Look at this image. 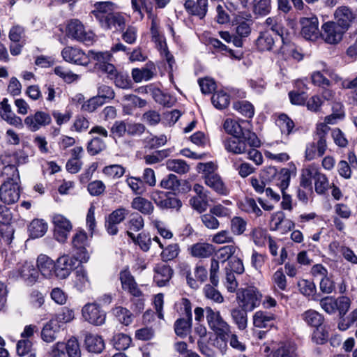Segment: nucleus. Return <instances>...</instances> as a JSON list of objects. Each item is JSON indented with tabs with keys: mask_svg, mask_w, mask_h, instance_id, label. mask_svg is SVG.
Returning <instances> with one entry per match:
<instances>
[{
	"mask_svg": "<svg viewBox=\"0 0 357 357\" xmlns=\"http://www.w3.org/2000/svg\"><path fill=\"white\" fill-rule=\"evenodd\" d=\"M208 0H185L184 8L190 15L196 16L202 20L205 17L208 6Z\"/></svg>",
	"mask_w": 357,
	"mask_h": 357,
	"instance_id": "b1692460",
	"label": "nucleus"
},
{
	"mask_svg": "<svg viewBox=\"0 0 357 357\" xmlns=\"http://www.w3.org/2000/svg\"><path fill=\"white\" fill-rule=\"evenodd\" d=\"M75 287L79 291H84L91 286L87 271L82 266L77 269Z\"/></svg>",
	"mask_w": 357,
	"mask_h": 357,
	"instance_id": "a18cd8bd",
	"label": "nucleus"
},
{
	"mask_svg": "<svg viewBox=\"0 0 357 357\" xmlns=\"http://www.w3.org/2000/svg\"><path fill=\"white\" fill-rule=\"evenodd\" d=\"M85 345L89 352L100 354L105 348V342L101 336L89 333L85 337Z\"/></svg>",
	"mask_w": 357,
	"mask_h": 357,
	"instance_id": "f704fd0d",
	"label": "nucleus"
},
{
	"mask_svg": "<svg viewBox=\"0 0 357 357\" xmlns=\"http://www.w3.org/2000/svg\"><path fill=\"white\" fill-rule=\"evenodd\" d=\"M276 123L279 126L281 132L287 135H290L294 128V121L285 114H281L278 116Z\"/></svg>",
	"mask_w": 357,
	"mask_h": 357,
	"instance_id": "864d4df0",
	"label": "nucleus"
},
{
	"mask_svg": "<svg viewBox=\"0 0 357 357\" xmlns=\"http://www.w3.org/2000/svg\"><path fill=\"white\" fill-rule=\"evenodd\" d=\"M82 315L86 321L95 326H101L105 321L106 314L96 303H87L82 308Z\"/></svg>",
	"mask_w": 357,
	"mask_h": 357,
	"instance_id": "dca6fc26",
	"label": "nucleus"
},
{
	"mask_svg": "<svg viewBox=\"0 0 357 357\" xmlns=\"http://www.w3.org/2000/svg\"><path fill=\"white\" fill-rule=\"evenodd\" d=\"M126 183L135 195H142L146 192L145 184L139 177L130 176L126 179Z\"/></svg>",
	"mask_w": 357,
	"mask_h": 357,
	"instance_id": "680f3d73",
	"label": "nucleus"
},
{
	"mask_svg": "<svg viewBox=\"0 0 357 357\" xmlns=\"http://www.w3.org/2000/svg\"><path fill=\"white\" fill-rule=\"evenodd\" d=\"M302 319L310 327L319 328L324 321V316L314 310H308L301 314Z\"/></svg>",
	"mask_w": 357,
	"mask_h": 357,
	"instance_id": "4c0bfd02",
	"label": "nucleus"
},
{
	"mask_svg": "<svg viewBox=\"0 0 357 357\" xmlns=\"http://www.w3.org/2000/svg\"><path fill=\"white\" fill-rule=\"evenodd\" d=\"M281 41L282 45L276 52L278 54L280 55L284 60L293 59L299 61L303 59V55L294 43L286 36L282 37Z\"/></svg>",
	"mask_w": 357,
	"mask_h": 357,
	"instance_id": "4be33fe9",
	"label": "nucleus"
},
{
	"mask_svg": "<svg viewBox=\"0 0 357 357\" xmlns=\"http://www.w3.org/2000/svg\"><path fill=\"white\" fill-rule=\"evenodd\" d=\"M104 53L89 50L87 54H85L80 49L66 47L62 50L61 55L63 59L68 62L86 66L90 62L100 63L101 59L102 60Z\"/></svg>",
	"mask_w": 357,
	"mask_h": 357,
	"instance_id": "20e7f679",
	"label": "nucleus"
},
{
	"mask_svg": "<svg viewBox=\"0 0 357 357\" xmlns=\"http://www.w3.org/2000/svg\"><path fill=\"white\" fill-rule=\"evenodd\" d=\"M243 307H236L231 310V316L234 323L237 326L238 328L243 331L247 328L248 317L247 312Z\"/></svg>",
	"mask_w": 357,
	"mask_h": 357,
	"instance_id": "c03bdc74",
	"label": "nucleus"
},
{
	"mask_svg": "<svg viewBox=\"0 0 357 357\" xmlns=\"http://www.w3.org/2000/svg\"><path fill=\"white\" fill-rule=\"evenodd\" d=\"M37 270L45 278H50L55 275V262L46 255H40L37 259Z\"/></svg>",
	"mask_w": 357,
	"mask_h": 357,
	"instance_id": "473e14b6",
	"label": "nucleus"
},
{
	"mask_svg": "<svg viewBox=\"0 0 357 357\" xmlns=\"http://www.w3.org/2000/svg\"><path fill=\"white\" fill-rule=\"evenodd\" d=\"M52 221L55 239L60 243L66 242L73 228L71 222L66 217L60 214L54 215Z\"/></svg>",
	"mask_w": 357,
	"mask_h": 357,
	"instance_id": "ddd939ff",
	"label": "nucleus"
},
{
	"mask_svg": "<svg viewBox=\"0 0 357 357\" xmlns=\"http://www.w3.org/2000/svg\"><path fill=\"white\" fill-rule=\"evenodd\" d=\"M223 126L226 132L231 135V137L241 136L248 139L251 144H256L257 135L251 131L248 121L244 120L236 121L232 119H227Z\"/></svg>",
	"mask_w": 357,
	"mask_h": 357,
	"instance_id": "0eeeda50",
	"label": "nucleus"
},
{
	"mask_svg": "<svg viewBox=\"0 0 357 357\" xmlns=\"http://www.w3.org/2000/svg\"><path fill=\"white\" fill-rule=\"evenodd\" d=\"M345 32L335 22L329 21L322 25L319 36L326 43L335 45L342 40Z\"/></svg>",
	"mask_w": 357,
	"mask_h": 357,
	"instance_id": "f8f14e48",
	"label": "nucleus"
},
{
	"mask_svg": "<svg viewBox=\"0 0 357 357\" xmlns=\"http://www.w3.org/2000/svg\"><path fill=\"white\" fill-rule=\"evenodd\" d=\"M275 316L267 312L257 311L253 316V324L255 327L269 328L274 326Z\"/></svg>",
	"mask_w": 357,
	"mask_h": 357,
	"instance_id": "72a5a7b5",
	"label": "nucleus"
},
{
	"mask_svg": "<svg viewBox=\"0 0 357 357\" xmlns=\"http://www.w3.org/2000/svg\"><path fill=\"white\" fill-rule=\"evenodd\" d=\"M96 96L99 97L100 100L105 104L114 98L115 92L112 86L100 84L98 87V94Z\"/></svg>",
	"mask_w": 357,
	"mask_h": 357,
	"instance_id": "69168bd1",
	"label": "nucleus"
},
{
	"mask_svg": "<svg viewBox=\"0 0 357 357\" xmlns=\"http://www.w3.org/2000/svg\"><path fill=\"white\" fill-rule=\"evenodd\" d=\"M155 67L152 62H149L142 68H133L131 72L132 79L135 82L139 83L143 80L149 81L155 75Z\"/></svg>",
	"mask_w": 357,
	"mask_h": 357,
	"instance_id": "7c9ffc66",
	"label": "nucleus"
},
{
	"mask_svg": "<svg viewBox=\"0 0 357 357\" xmlns=\"http://www.w3.org/2000/svg\"><path fill=\"white\" fill-rule=\"evenodd\" d=\"M273 357H297L294 346L282 344L273 354Z\"/></svg>",
	"mask_w": 357,
	"mask_h": 357,
	"instance_id": "774afa93",
	"label": "nucleus"
},
{
	"mask_svg": "<svg viewBox=\"0 0 357 357\" xmlns=\"http://www.w3.org/2000/svg\"><path fill=\"white\" fill-rule=\"evenodd\" d=\"M77 261H79L77 256L73 257L68 255H63L59 257L55 262L56 277L59 279H65L68 277L71 271L76 268Z\"/></svg>",
	"mask_w": 357,
	"mask_h": 357,
	"instance_id": "2eb2a0df",
	"label": "nucleus"
},
{
	"mask_svg": "<svg viewBox=\"0 0 357 357\" xmlns=\"http://www.w3.org/2000/svg\"><path fill=\"white\" fill-rule=\"evenodd\" d=\"M28 154L23 150L15 151H6L0 155V161L4 165L0 177L19 178L17 165L26 164L28 162Z\"/></svg>",
	"mask_w": 357,
	"mask_h": 357,
	"instance_id": "f03ea898",
	"label": "nucleus"
},
{
	"mask_svg": "<svg viewBox=\"0 0 357 357\" xmlns=\"http://www.w3.org/2000/svg\"><path fill=\"white\" fill-rule=\"evenodd\" d=\"M253 23L250 14L241 13L234 17L232 25L234 26L236 34L243 38H248L252 32Z\"/></svg>",
	"mask_w": 357,
	"mask_h": 357,
	"instance_id": "a211bd4d",
	"label": "nucleus"
},
{
	"mask_svg": "<svg viewBox=\"0 0 357 357\" xmlns=\"http://www.w3.org/2000/svg\"><path fill=\"white\" fill-rule=\"evenodd\" d=\"M180 252V247L178 243H172L162 248L160 254L163 261H168L176 258Z\"/></svg>",
	"mask_w": 357,
	"mask_h": 357,
	"instance_id": "13d9d810",
	"label": "nucleus"
},
{
	"mask_svg": "<svg viewBox=\"0 0 357 357\" xmlns=\"http://www.w3.org/2000/svg\"><path fill=\"white\" fill-rule=\"evenodd\" d=\"M271 11V0H259L253 3L252 13L255 15L266 16Z\"/></svg>",
	"mask_w": 357,
	"mask_h": 357,
	"instance_id": "4d7b16f0",
	"label": "nucleus"
},
{
	"mask_svg": "<svg viewBox=\"0 0 357 357\" xmlns=\"http://www.w3.org/2000/svg\"><path fill=\"white\" fill-rule=\"evenodd\" d=\"M0 116L8 124L19 129L23 128L24 123L22 119L12 111L11 106L8 104L7 98H3L1 102Z\"/></svg>",
	"mask_w": 357,
	"mask_h": 357,
	"instance_id": "393cba45",
	"label": "nucleus"
},
{
	"mask_svg": "<svg viewBox=\"0 0 357 357\" xmlns=\"http://www.w3.org/2000/svg\"><path fill=\"white\" fill-rule=\"evenodd\" d=\"M206 318L209 328L217 335L222 341V352L227 348V338L230 334V325L224 320L219 311L213 310L211 307H206Z\"/></svg>",
	"mask_w": 357,
	"mask_h": 357,
	"instance_id": "7ed1b4c3",
	"label": "nucleus"
},
{
	"mask_svg": "<svg viewBox=\"0 0 357 357\" xmlns=\"http://www.w3.org/2000/svg\"><path fill=\"white\" fill-rule=\"evenodd\" d=\"M166 166L169 171L179 174H185L190 170V167L186 162L181 159L168 160L166 162Z\"/></svg>",
	"mask_w": 357,
	"mask_h": 357,
	"instance_id": "3c124183",
	"label": "nucleus"
},
{
	"mask_svg": "<svg viewBox=\"0 0 357 357\" xmlns=\"http://www.w3.org/2000/svg\"><path fill=\"white\" fill-rule=\"evenodd\" d=\"M190 254L197 258H207L214 252L213 245L206 243H197L190 247Z\"/></svg>",
	"mask_w": 357,
	"mask_h": 357,
	"instance_id": "e433bc0d",
	"label": "nucleus"
},
{
	"mask_svg": "<svg viewBox=\"0 0 357 357\" xmlns=\"http://www.w3.org/2000/svg\"><path fill=\"white\" fill-rule=\"evenodd\" d=\"M209 199L208 195H196L190 198L189 203L194 210L202 213L207 209Z\"/></svg>",
	"mask_w": 357,
	"mask_h": 357,
	"instance_id": "49530a36",
	"label": "nucleus"
},
{
	"mask_svg": "<svg viewBox=\"0 0 357 357\" xmlns=\"http://www.w3.org/2000/svg\"><path fill=\"white\" fill-rule=\"evenodd\" d=\"M174 273L173 269L168 265L158 264L154 267L153 280L158 287L167 284Z\"/></svg>",
	"mask_w": 357,
	"mask_h": 357,
	"instance_id": "a878e982",
	"label": "nucleus"
},
{
	"mask_svg": "<svg viewBox=\"0 0 357 357\" xmlns=\"http://www.w3.org/2000/svg\"><path fill=\"white\" fill-rule=\"evenodd\" d=\"M313 179L314 180L315 191L318 194H324L328 188V181L324 174L318 171H315L313 174Z\"/></svg>",
	"mask_w": 357,
	"mask_h": 357,
	"instance_id": "6e6d98bb",
	"label": "nucleus"
},
{
	"mask_svg": "<svg viewBox=\"0 0 357 357\" xmlns=\"http://www.w3.org/2000/svg\"><path fill=\"white\" fill-rule=\"evenodd\" d=\"M131 342L132 339L129 335L121 333L114 334L111 340L113 347L119 351L127 349Z\"/></svg>",
	"mask_w": 357,
	"mask_h": 357,
	"instance_id": "09e8293b",
	"label": "nucleus"
},
{
	"mask_svg": "<svg viewBox=\"0 0 357 357\" xmlns=\"http://www.w3.org/2000/svg\"><path fill=\"white\" fill-rule=\"evenodd\" d=\"M119 279L122 289L127 291L132 296L139 298L142 296V291L139 289L134 277L128 270H123L120 272Z\"/></svg>",
	"mask_w": 357,
	"mask_h": 357,
	"instance_id": "5701e85b",
	"label": "nucleus"
},
{
	"mask_svg": "<svg viewBox=\"0 0 357 357\" xmlns=\"http://www.w3.org/2000/svg\"><path fill=\"white\" fill-rule=\"evenodd\" d=\"M264 24L268 27L270 30L275 33L276 35L279 36L280 38L284 36L285 29L279 17H268L266 19Z\"/></svg>",
	"mask_w": 357,
	"mask_h": 357,
	"instance_id": "de8ad7c7",
	"label": "nucleus"
},
{
	"mask_svg": "<svg viewBox=\"0 0 357 357\" xmlns=\"http://www.w3.org/2000/svg\"><path fill=\"white\" fill-rule=\"evenodd\" d=\"M205 184L220 195H227L229 190L218 174H208L204 176Z\"/></svg>",
	"mask_w": 357,
	"mask_h": 357,
	"instance_id": "cd10ccee",
	"label": "nucleus"
},
{
	"mask_svg": "<svg viewBox=\"0 0 357 357\" xmlns=\"http://www.w3.org/2000/svg\"><path fill=\"white\" fill-rule=\"evenodd\" d=\"M261 298V294L254 287L241 289L237 292V300L240 307L248 311H252L258 307Z\"/></svg>",
	"mask_w": 357,
	"mask_h": 357,
	"instance_id": "1a4fd4ad",
	"label": "nucleus"
},
{
	"mask_svg": "<svg viewBox=\"0 0 357 357\" xmlns=\"http://www.w3.org/2000/svg\"><path fill=\"white\" fill-rule=\"evenodd\" d=\"M100 26L105 30L123 31L126 26V20L121 13L115 10L107 20L102 22Z\"/></svg>",
	"mask_w": 357,
	"mask_h": 357,
	"instance_id": "bb28decb",
	"label": "nucleus"
},
{
	"mask_svg": "<svg viewBox=\"0 0 357 357\" xmlns=\"http://www.w3.org/2000/svg\"><path fill=\"white\" fill-rule=\"evenodd\" d=\"M266 172L271 175L273 181L280 188L282 193L283 200L281 203L282 208L284 210L291 211L292 209L291 197L284 192L289 185L291 170L288 168H282L278 172L276 168L271 167L267 169Z\"/></svg>",
	"mask_w": 357,
	"mask_h": 357,
	"instance_id": "39448f33",
	"label": "nucleus"
},
{
	"mask_svg": "<svg viewBox=\"0 0 357 357\" xmlns=\"http://www.w3.org/2000/svg\"><path fill=\"white\" fill-rule=\"evenodd\" d=\"M211 102L217 109H225L229 104V96L224 91H218L213 94L211 97Z\"/></svg>",
	"mask_w": 357,
	"mask_h": 357,
	"instance_id": "5fc2aeb1",
	"label": "nucleus"
},
{
	"mask_svg": "<svg viewBox=\"0 0 357 357\" xmlns=\"http://www.w3.org/2000/svg\"><path fill=\"white\" fill-rule=\"evenodd\" d=\"M128 214L125 208H119L112 211L105 220V229L109 235H116L119 229L118 225L123 222Z\"/></svg>",
	"mask_w": 357,
	"mask_h": 357,
	"instance_id": "412c9836",
	"label": "nucleus"
},
{
	"mask_svg": "<svg viewBox=\"0 0 357 357\" xmlns=\"http://www.w3.org/2000/svg\"><path fill=\"white\" fill-rule=\"evenodd\" d=\"M247 222L239 216H235L231 220V231L235 235H241L245 231Z\"/></svg>",
	"mask_w": 357,
	"mask_h": 357,
	"instance_id": "338daca9",
	"label": "nucleus"
},
{
	"mask_svg": "<svg viewBox=\"0 0 357 357\" xmlns=\"http://www.w3.org/2000/svg\"><path fill=\"white\" fill-rule=\"evenodd\" d=\"M106 147V143L102 139L94 137L88 142L86 149L91 155H96L104 151Z\"/></svg>",
	"mask_w": 357,
	"mask_h": 357,
	"instance_id": "603ef678",
	"label": "nucleus"
},
{
	"mask_svg": "<svg viewBox=\"0 0 357 357\" xmlns=\"http://www.w3.org/2000/svg\"><path fill=\"white\" fill-rule=\"evenodd\" d=\"M66 36L86 45H92L95 40L94 33L90 30H86L84 24L77 19L69 21L66 26Z\"/></svg>",
	"mask_w": 357,
	"mask_h": 357,
	"instance_id": "423d86ee",
	"label": "nucleus"
},
{
	"mask_svg": "<svg viewBox=\"0 0 357 357\" xmlns=\"http://www.w3.org/2000/svg\"><path fill=\"white\" fill-rule=\"evenodd\" d=\"M2 184L0 186V200L5 204H13L17 202L20 196L19 178L0 177Z\"/></svg>",
	"mask_w": 357,
	"mask_h": 357,
	"instance_id": "6e6552de",
	"label": "nucleus"
},
{
	"mask_svg": "<svg viewBox=\"0 0 357 357\" xmlns=\"http://www.w3.org/2000/svg\"><path fill=\"white\" fill-rule=\"evenodd\" d=\"M131 206L144 215H151L154 211L151 202L140 196L132 199Z\"/></svg>",
	"mask_w": 357,
	"mask_h": 357,
	"instance_id": "79ce46f5",
	"label": "nucleus"
},
{
	"mask_svg": "<svg viewBox=\"0 0 357 357\" xmlns=\"http://www.w3.org/2000/svg\"><path fill=\"white\" fill-rule=\"evenodd\" d=\"M113 313L119 321L125 326H128L132 322V313L126 307L119 306L113 309Z\"/></svg>",
	"mask_w": 357,
	"mask_h": 357,
	"instance_id": "e2e57ef3",
	"label": "nucleus"
},
{
	"mask_svg": "<svg viewBox=\"0 0 357 357\" xmlns=\"http://www.w3.org/2000/svg\"><path fill=\"white\" fill-rule=\"evenodd\" d=\"M16 351L19 357H36V349L29 339L19 340L16 344Z\"/></svg>",
	"mask_w": 357,
	"mask_h": 357,
	"instance_id": "ea45409f",
	"label": "nucleus"
},
{
	"mask_svg": "<svg viewBox=\"0 0 357 357\" xmlns=\"http://www.w3.org/2000/svg\"><path fill=\"white\" fill-rule=\"evenodd\" d=\"M127 124L123 121H116L110 128L109 137L116 139L123 137L127 133Z\"/></svg>",
	"mask_w": 357,
	"mask_h": 357,
	"instance_id": "0e129e2a",
	"label": "nucleus"
},
{
	"mask_svg": "<svg viewBox=\"0 0 357 357\" xmlns=\"http://www.w3.org/2000/svg\"><path fill=\"white\" fill-rule=\"evenodd\" d=\"M225 149L234 154H243L247 152L248 147H257L260 145V141L257 137L256 144H252L250 142L243 137H229L223 142Z\"/></svg>",
	"mask_w": 357,
	"mask_h": 357,
	"instance_id": "9b49d317",
	"label": "nucleus"
},
{
	"mask_svg": "<svg viewBox=\"0 0 357 357\" xmlns=\"http://www.w3.org/2000/svg\"><path fill=\"white\" fill-rule=\"evenodd\" d=\"M192 319L178 318L174 324L175 334L181 337L185 338L191 331Z\"/></svg>",
	"mask_w": 357,
	"mask_h": 357,
	"instance_id": "a19ab883",
	"label": "nucleus"
},
{
	"mask_svg": "<svg viewBox=\"0 0 357 357\" xmlns=\"http://www.w3.org/2000/svg\"><path fill=\"white\" fill-rule=\"evenodd\" d=\"M352 16V10L349 7H338L335 12V24H338L344 31H347L351 23L354 22Z\"/></svg>",
	"mask_w": 357,
	"mask_h": 357,
	"instance_id": "c85d7f7f",
	"label": "nucleus"
},
{
	"mask_svg": "<svg viewBox=\"0 0 357 357\" xmlns=\"http://www.w3.org/2000/svg\"><path fill=\"white\" fill-rule=\"evenodd\" d=\"M47 230V222L42 219H34L29 226V231L32 238H38L45 235Z\"/></svg>",
	"mask_w": 357,
	"mask_h": 357,
	"instance_id": "37998d69",
	"label": "nucleus"
},
{
	"mask_svg": "<svg viewBox=\"0 0 357 357\" xmlns=\"http://www.w3.org/2000/svg\"><path fill=\"white\" fill-rule=\"evenodd\" d=\"M87 240V234L84 231L77 232L73 238V248L76 250L75 255L80 263L87 262L89 259V253L86 248L88 245Z\"/></svg>",
	"mask_w": 357,
	"mask_h": 357,
	"instance_id": "6ab92c4d",
	"label": "nucleus"
},
{
	"mask_svg": "<svg viewBox=\"0 0 357 357\" xmlns=\"http://www.w3.org/2000/svg\"><path fill=\"white\" fill-rule=\"evenodd\" d=\"M330 127L326 123H320L317 126L316 134L318 140V151L319 155H324L327 149L326 135Z\"/></svg>",
	"mask_w": 357,
	"mask_h": 357,
	"instance_id": "58836bf2",
	"label": "nucleus"
},
{
	"mask_svg": "<svg viewBox=\"0 0 357 357\" xmlns=\"http://www.w3.org/2000/svg\"><path fill=\"white\" fill-rule=\"evenodd\" d=\"M301 35L310 40H315L319 36V21L317 17H302L300 19Z\"/></svg>",
	"mask_w": 357,
	"mask_h": 357,
	"instance_id": "aec40b11",
	"label": "nucleus"
},
{
	"mask_svg": "<svg viewBox=\"0 0 357 357\" xmlns=\"http://www.w3.org/2000/svg\"><path fill=\"white\" fill-rule=\"evenodd\" d=\"M151 199L158 207L162 210L175 209L178 211L182 206L181 201L170 192H154L151 195Z\"/></svg>",
	"mask_w": 357,
	"mask_h": 357,
	"instance_id": "9d476101",
	"label": "nucleus"
},
{
	"mask_svg": "<svg viewBox=\"0 0 357 357\" xmlns=\"http://www.w3.org/2000/svg\"><path fill=\"white\" fill-rule=\"evenodd\" d=\"M275 40L268 31H260L255 45L259 52H271L275 47Z\"/></svg>",
	"mask_w": 357,
	"mask_h": 357,
	"instance_id": "c756f323",
	"label": "nucleus"
},
{
	"mask_svg": "<svg viewBox=\"0 0 357 357\" xmlns=\"http://www.w3.org/2000/svg\"><path fill=\"white\" fill-rule=\"evenodd\" d=\"M241 209L248 213L254 214L257 217L262 214L261 210L257 206L253 198L246 197L241 202Z\"/></svg>",
	"mask_w": 357,
	"mask_h": 357,
	"instance_id": "052dcab7",
	"label": "nucleus"
},
{
	"mask_svg": "<svg viewBox=\"0 0 357 357\" xmlns=\"http://www.w3.org/2000/svg\"><path fill=\"white\" fill-rule=\"evenodd\" d=\"M51 123L50 114L43 111H36L33 114L27 116L24 120V125L31 132H36Z\"/></svg>",
	"mask_w": 357,
	"mask_h": 357,
	"instance_id": "4468645a",
	"label": "nucleus"
},
{
	"mask_svg": "<svg viewBox=\"0 0 357 357\" xmlns=\"http://www.w3.org/2000/svg\"><path fill=\"white\" fill-rule=\"evenodd\" d=\"M117 9L118 6L109 1L96 2L93 5L90 15L94 17L100 26L102 22L107 20L112 13Z\"/></svg>",
	"mask_w": 357,
	"mask_h": 357,
	"instance_id": "f3484780",
	"label": "nucleus"
},
{
	"mask_svg": "<svg viewBox=\"0 0 357 357\" xmlns=\"http://www.w3.org/2000/svg\"><path fill=\"white\" fill-rule=\"evenodd\" d=\"M62 330L61 325L52 319L42 330V339L47 342H52L58 337Z\"/></svg>",
	"mask_w": 357,
	"mask_h": 357,
	"instance_id": "2f4dec72",
	"label": "nucleus"
},
{
	"mask_svg": "<svg viewBox=\"0 0 357 357\" xmlns=\"http://www.w3.org/2000/svg\"><path fill=\"white\" fill-rule=\"evenodd\" d=\"M234 109L245 117L251 119L255 114V108L252 103L247 100H238L234 102Z\"/></svg>",
	"mask_w": 357,
	"mask_h": 357,
	"instance_id": "8fccbe9b",
	"label": "nucleus"
},
{
	"mask_svg": "<svg viewBox=\"0 0 357 357\" xmlns=\"http://www.w3.org/2000/svg\"><path fill=\"white\" fill-rule=\"evenodd\" d=\"M167 142V137L165 135L160 136H150L144 139V147L149 149H156L164 146Z\"/></svg>",
	"mask_w": 357,
	"mask_h": 357,
	"instance_id": "bf43d9fd",
	"label": "nucleus"
},
{
	"mask_svg": "<svg viewBox=\"0 0 357 357\" xmlns=\"http://www.w3.org/2000/svg\"><path fill=\"white\" fill-rule=\"evenodd\" d=\"M102 60L100 63H96L95 67L102 73L107 74L108 79L112 81L116 88L123 90L131 89L133 82L128 72L119 70L114 65L109 63L112 56L108 52H105Z\"/></svg>",
	"mask_w": 357,
	"mask_h": 357,
	"instance_id": "f257e3e1",
	"label": "nucleus"
},
{
	"mask_svg": "<svg viewBox=\"0 0 357 357\" xmlns=\"http://www.w3.org/2000/svg\"><path fill=\"white\" fill-rule=\"evenodd\" d=\"M18 272L20 277L24 279L29 285L34 284L38 278V270L30 263H24L19 268Z\"/></svg>",
	"mask_w": 357,
	"mask_h": 357,
	"instance_id": "c9c22d12",
	"label": "nucleus"
}]
</instances>
